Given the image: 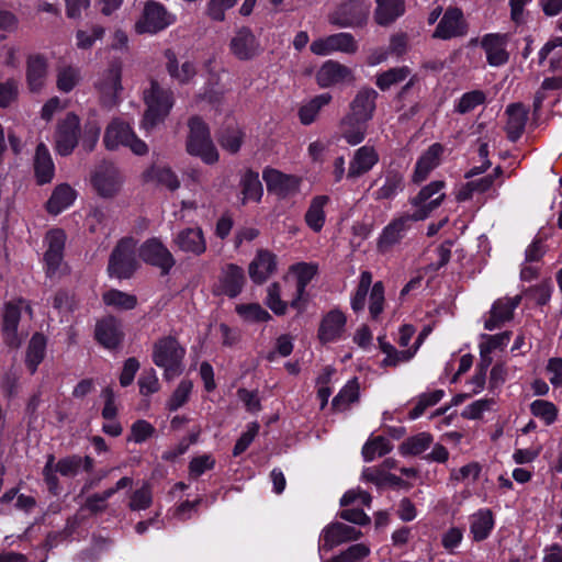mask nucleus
Segmentation results:
<instances>
[{
	"label": "nucleus",
	"instance_id": "59",
	"mask_svg": "<svg viewBox=\"0 0 562 562\" xmlns=\"http://www.w3.org/2000/svg\"><path fill=\"white\" fill-rule=\"evenodd\" d=\"M105 29L101 25H92L89 30H78L76 32V45L79 49H90L94 43L102 40Z\"/></svg>",
	"mask_w": 562,
	"mask_h": 562
},
{
	"label": "nucleus",
	"instance_id": "18",
	"mask_svg": "<svg viewBox=\"0 0 562 562\" xmlns=\"http://www.w3.org/2000/svg\"><path fill=\"white\" fill-rule=\"evenodd\" d=\"M360 537L361 531L355 527L342 522H331L321 533L319 550L328 552L341 543L358 540Z\"/></svg>",
	"mask_w": 562,
	"mask_h": 562
},
{
	"label": "nucleus",
	"instance_id": "20",
	"mask_svg": "<svg viewBox=\"0 0 562 562\" xmlns=\"http://www.w3.org/2000/svg\"><path fill=\"white\" fill-rule=\"evenodd\" d=\"M92 184L99 195L112 198L121 189L122 177L113 165L104 164L95 170L92 177Z\"/></svg>",
	"mask_w": 562,
	"mask_h": 562
},
{
	"label": "nucleus",
	"instance_id": "54",
	"mask_svg": "<svg viewBox=\"0 0 562 562\" xmlns=\"http://www.w3.org/2000/svg\"><path fill=\"white\" fill-rule=\"evenodd\" d=\"M153 504V486L149 482H144L138 488L133 491L128 501V508L133 512L148 509Z\"/></svg>",
	"mask_w": 562,
	"mask_h": 562
},
{
	"label": "nucleus",
	"instance_id": "55",
	"mask_svg": "<svg viewBox=\"0 0 562 562\" xmlns=\"http://www.w3.org/2000/svg\"><path fill=\"white\" fill-rule=\"evenodd\" d=\"M103 302L108 306L116 310H133L137 305V297L119 290H109L103 293Z\"/></svg>",
	"mask_w": 562,
	"mask_h": 562
},
{
	"label": "nucleus",
	"instance_id": "52",
	"mask_svg": "<svg viewBox=\"0 0 562 562\" xmlns=\"http://www.w3.org/2000/svg\"><path fill=\"white\" fill-rule=\"evenodd\" d=\"M432 442V436L428 432H419L407 438L400 446L403 456H417L426 451Z\"/></svg>",
	"mask_w": 562,
	"mask_h": 562
},
{
	"label": "nucleus",
	"instance_id": "2",
	"mask_svg": "<svg viewBox=\"0 0 562 562\" xmlns=\"http://www.w3.org/2000/svg\"><path fill=\"white\" fill-rule=\"evenodd\" d=\"M186 348L173 336H162L153 344L151 360L164 370V378L172 380L184 369Z\"/></svg>",
	"mask_w": 562,
	"mask_h": 562
},
{
	"label": "nucleus",
	"instance_id": "33",
	"mask_svg": "<svg viewBox=\"0 0 562 562\" xmlns=\"http://www.w3.org/2000/svg\"><path fill=\"white\" fill-rule=\"evenodd\" d=\"M368 131V122L347 114L339 123V133L349 145L356 146L362 143Z\"/></svg>",
	"mask_w": 562,
	"mask_h": 562
},
{
	"label": "nucleus",
	"instance_id": "23",
	"mask_svg": "<svg viewBox=\"0 0 562 562\" xmlns=\"http://www.w3.org/2000/svg\"><path fill=\"white\" fill-rule=\"evenodd\" d=\"M520 301V295L496 300L492 305L488 317L485 319L484 328L494 330L501 327L505 322L510 321Z\"/></svg>",
	"mask_w": 562,
	"mask_h": 562
},
{
	"label": "nucleus",
	"instance_id": "19",
	"mask_svg": "<svg viewBox=\"0 0 562 562\" xmlns=\"http://www.w3.org/2000/svg\"><path fill=\"white\" fill-rule=\"evenodd\" d=\"M95 88L104 102L114 103L116 101L123 90L122 65L120 61H113L109 65L95 82Z\"/></svg>",
	"mask_w": 562,
	"mask_h": 562
},
{
	"label": "nucleus",
	"instance_id": "58",
	"mask_svg": "<svg viewBox=\"0 0 562 562\" xmlns=\"http://www.w3.org/2000/svg\"><path fill=\"white\" fill-rule=\"evenodd\" d=\"M20 94L19 81L14 78L2 80L0 77V108L7 109L14 104Z\"/></svg>",
	"mask_w": 562,
	"mask_h": 562
},
{
	"label": "nucleus",
	"instance_id": "42",
	"mask_svg": "<svg viewBox=\"0 0 562 562\" xmlns=\"http://www.w3.org/2000/svg\"><path fill=\"white\" fill-rule=\"evenodd\" d=\"M405 12L404 0H376L374 21L382 26L393 23Z\"/></svg>",
	"mask_w": 562,
	"mask_h": 562
},
{
	"label": "nucleus",
	"instance_id": "62",
	"mask_svg": "<svg viewBox=\"0 0 562 562\" xmlns=\"http://www.w3.org/2000/svg\"><path fill=\"white\" fill-rule=\"evenodd\" d=\"M403 188V177L391 172L386 176L384 184L374 192L376 200L393 198Z\"/></svg>",
	"mask_w": 562,
	"mask_h": 562
},
{
	"label": "nucleus",
	"instance_id": "51",
	"mask_svg": "<svg viewBox=\"0 0 562 562\" xmlns=\"http://www.w3.org/2000/svg\"><path fill=\"white\" fill-rule=\"evenodd\" d=\"M243 140L244 132L237 125L227 126L217 138L220 146L231 154H236L240 149Z\"/></svg>",
	"mask_w": 562,
	"mask_h": 562
},
{
	"label": "nucleus",
	"instance_id": "40",
	"mask_svg": "<svg viewBox=\"0 0 562 562\" xmlns=\"http://www.w3.org/2000/svg\"><path fill=\"white\" fill-rule=\"evenodd\" d=\"M508 116L506 131L510 140H517L524 133L527 120L528 109L520 103L508 105L506 110Z\"/></svg>",
	"mask_w": 562,
	"mask_h": 562
},
{
	"label": "nucleus",
	"instance_id": "10",
	"mask_svg": "<svg viewBox=\"0 0 562 562\" xmlns=\"http://www.w3.org/2000/svg\"><path fill=\"white\" fill-rule=\"evenodd\" d=\"M310 49L317 56H326L339 52L355 54L358 50V42L351 33H336L312 42Z\"/></svg>",
	"mask_w": 562,
	"mask_h": 562
},
{
	"label": "nucleus",
	"instance_id": "49",
	"mask_svg": "<svg viewBox=\"0 0 562 562\" xmlns=\"http://www.w3.org/2000/svg\"><path fill=\"white\" fill-rule=\"evenodd\" d=\"M370 288H372V273L370 271H362L359 277L358 285L350 299V306L355 313L364 310Z\"/></svg>",
	"mask_w": 562,
	"mask_h": 562
},
{
	"label": "nucleus",
	"instance_id": "27",
	"mask_svg": "<svg viewBox=\"0 0 562 562\" xmlns=\"http://www.w3.org/2000/svg\"><path fill=\"white\" fill-rule=\"evenodd\" d=\"M379 161V154L374 147L364 145L355 150L349 162L347 178L357 179L368 173Z\"/></svg>",
	"mask_w": 562,
	"mask_h": 562
},
{
	"label": "nucleus",
	"instance_id": "38",
	"mask_svg": "<svg viewBox=\"0 0 562 562\" xmlns=\"http://www.w3.org/2000/svg\"><path fill=\"white\" fill-rule=\"evenodd\" d=\"M318 266L312 262H299L290 267V272L296 278V297L291 302L293 307H299V302L305 293V289L317 274Z\"/></svg>",
	"mask_w": 562,
	"mask_h": 562
},
{
	"label": "nucleus",
	"instance_id": "28",
	"mask_svg": "<svg viewBox=\"0 0 562 562\" xmlns=\"http://www.w3.org/2000/svg\"><path fill=\"white\" fill-rule=\"evenodd\" d=\"M378 92L372 88H361L349 104V113L353 117L369 122L375 111Z\"/></svg>",
	"mask_w": 562,
	"mask_h": 562
},
{
	"label": "nucleus",
	"instance_id": "35",
	"mask_svg": "<svg viewBox=\"0 0 562 562\" xmlns=\"http://www.w3.org/2000/svg\"><path fill=\"white\" fill-rule=\"evenodd\" d=\"M469 520L470 535L475 542L485 540L494 528L493 513L488 508L479 509L470 516Z\"/></svg>",
	"mask_w": 562,
	"mask_h": 562
},
{
	"label": "nucleus",
	"instance_id": "8",
	"mask_svg": "<svg viewBox=\"0 0 562 562\" xmlns=\"http://www.w3.org/2000/svg\"><path fill=\"white\" fill-rule=\"evenodd\" d=\"M469 25L461 9L449 7L440 18L432 37L448 41L457 37H463L468 34Z\"/></svg>",
	"mask_w": 562,
	"mask_h": 562
},
{
	"label": "nucleus",
	"instance_id": "32",
	"mask_svg": "<svg viewBox=\"0 0 562 562\" xmlns=\"http://www.w3.org/2000/svg\"><path fill=\"white\" fill-rule=\"evenodd\" d=\"M34 175L38 184L49 183L55 175V165L48 148L44 143H40L34 156Z\"/></svg>",
	"mask_w": 562,
	"mask_h": 562
},
{
	"label": "nucleus",
	"instance_id": "11",
	"mask_svg": "<svg viewBox=\"0 0 562 562\" xmlns=\"http://www.w3.org/2000/svg\"><path fill=\"white\" fill-rule=\"evenodd\" d=\"M445 182L441 180L432 181L424 187L411 202L416 207L415 221H423L437 209L443 201L446 194L442 191Z\"/></svg>",
	"mask_w": 562,
	"mask_h": 562
},
{
	"label": "nucleus",
	"instance_id": "30",
	"mask_svg": "<svg viewBox=\"0 0 562 562\" xmlns=\"http://www.w3.org/2000/svg\"><path fill=\"white\" fill-rule=\"evenodd\" d=\"M94 336L103 347L114 349L121 344L124 334L120 322L109 316L97 323Z\"/></svg>",
	"mask_w": 562,
	"mask_h": 562
},
{
	"label": "nucleus",
	"instance_id": "14",
	"mask_svg": "<svg viewBox=\"0 0 562 562\" xmlns=\"http://www.w3.org/2000/svg\"><path fill=\"white\" fill-rule=\"evenodd\" d=\"M346 327V314L338 308H333L323 315L317 329V338L324 345L336 342L345 337Z\"/></svg>",
	"mask_w": 562,
	"mask_h": 562
},
{
	"label": "nucleus",
	"instance_id": "34",
	"mask_svg": "<svg viewBox=\"0 0 562 562\" xmlns=\"http://www.w3.org/2000/svg\"><path fill=\"white\" fill-rule=\"evenodd\" d=\"M443 147L436 143L432 144L417 160L413 180L416 183L424 181L431 170H434L440 161Z\"/></svg>",
	"mask_w": 562,
	"mask_h": 562
},
{
	"label": "nucleus",
	"instance_id": "16",
	"mask_svg": "<svg viewBox=\"0 0 562 562\" xmlns=\"http://www.w3.org/2000/svg\"><path fill=\"white\" fill-rule=\"evenodd\" d=\"M369 3H359L352 0L342 5L337 12L329 15V22L339 27H361L367 23Z\"/></svg>",
	"mask_w": 562,
	"mask_h": 562
},
{
	"label": "nucleus",
	"instance_id": "57",
	"mask_svg": "<svg viewBox=\"0 0 562 562\" xmlns=\"http://www.w3.org/2000/svg\"><path fill=\"white\" fill-rule=\"evenodd\" d=\"M236 313L246 322L260 323L271 318L270 314L258 303L238 304Z\"/></svg>",
	"mask_w": 562,
	"mask_h": 562
},
{
	"label": "nucleus",
	"instance_id": "60",
	"mask_svg": "<svg viewBox=\"0 0 562 562\" xmlns=\"http://www.w3.org/2000/svg\"><path fill=\"white\" fill-rule=\"evenodd\" d=\"M531 414L544 422L546 425H551L558 417L557 406L544 400H536L530 404Z\"/></svg>",
	"mask_w": 562,
	"mask_h": 562
},
{
	"label": "nucleus",
	"instance_id": "25",
	"mask_svg": "<svg viewBox=\"0 0 562 562\" xmlns=\"http://www.w3.org/2000/svg\"><path fill=\"white\" fill-rule=\"evenodd\" d=\"M406 79H408V81L400 92V94L403 95L417 82L416 75H412V69L407 66L390 68L383 72L378 74L375 77V85L380 90L385 91L391 87L405 81Z\"/></svg>",
	"mask_w": 562,
	"mask_h": 562
},
{
	"label": "nucleus",
	"instance_id": "17",
	"mask_svg": "<svg viewBox=\"0 0 562 562\" xmlns=\"http://www.w3.org/2000/svg\"><path fill=\"white\" fill-rule=\"evenodd\" d=\"M317 85L321 88H329L342 83H352L355 74L352 69L337 60H326L315 75Z\"/></svg>",
	"mask_w": 562,
	"mask_h": 562
},
{
	"label": "nucleus",
	"instance_id": "45",
	"mask_svg": "<svg viewBox=\"0 0 562 562\" xmlns=\"http://www.w3.org/2000/svg\"><path fill=\"white\" fill-rule=\"evenodd\" d=\"M46 350V338L44 335L36 333L32 336L25 356V364L30 372H36L37 367L43 361Z\"/></svg>",
	"mask_w": 562,
	"mask_h": 562
},
{
	"label": "nucleus",
	"instance_id": "26",
	"mask_svg": "<svg viewBox=\"0 0 562 562\" xmlns=\"http://www.w3.org/2000/svg\"><path fill=\"white\" fill-rule=\"evenodd\" d=\"M276 270L277 256L267 249L258 250L248 267L250 279L258 284L266 282Z\"/></svg>",
	"mask_w": 562,
	"mask_h": 562
},
{
	"label": "nucleus",
	"instance_id": "36",
	"mask_svg": "<svg viewBox=\"0 0 562 562\" xmlns=\"http://www.w3.org/2000/svg\"><path fill=\"white\" fill-rule=\"evenodd\" d=\"M415 221V213L405 214L392 221L382 232L379 240L381 248H386L397 243Z\"/></svg>",
	"mask_w": 562,
	"mask_h": 562
},
{
	"label": "nucleus",
	"instance_id": "22",
	"mask_svg": "<svg viewBox=\"0 0 562 562\" xmlns=\"http://www.w3.org/2000/svg\"><path fill=\"white\" fill-rule=\"evenodd\" d=\"M173 245L182 252L199 257L206 251V239L201 227H187L173 237Z\"/></svg>",
	"mask_w": 562,
	"mask_h": 562
},
{
	"label": "nucleus",
	"instance_id": "64",
	"mask_svg": "<svg viewBox=\"0 0 562 562\" xmlns=\"http://www.w3.org/2000/svg\"><path fill=\"white\" fill-rule=\"evenodd\" d=\"M192 389L193 384L190 380H182L167 402L168 409L175 412L183 406L188 402Z\"/></svg>",
	"mask_w": 562,
	"mask_h": 562
},
{
	"label": "nucleus",
	"instance_id": "9",
	"mask_svg": "<svg viewBox=\"0 0 562 562\" xmlns=\"http://www.w3.org/2000/svg\"><path fill=\"white\" fill-rule=\"evenodd\" d=\"M79 133V117L72 112L67 113L57 124L55 150L61 156L70 155L78 145Z\"/></svg>",
	"mask_w": 562,
	"mask_h": 562
},
{
	"label": "nucleus",
	"instance_id": "41",
	"mask_svg": "<svg viewBox=\"0 0 562 562\" xmlns=\"http://www.w3.org/2000/svg\"><path fill=\"white\" fill-rule=\"evenodd\" d=\"M239 187L243 204H247L249 202L258 203L261 201L263 188L258 172L246 170L241 175Z\"/></svg>",
	"mask_w": 562,
	"mask_h": 562
},
{
	"label": "nucleus",
	"instance_id": "15",
	"mask_svg": "<svg viewBox=\"0 0 562 562\" xmlns=\"http://www.w3.org/2000/svg\"><path fill=\"white\" fill-rule=\"evenodd\" d=\"M245 282L244 269L235 263H227L222 267L213 292L216 295L236 297L243 291Z\"/></svg>",
	"mask_w": 562,
	"mask_h": 562
},
{
	"label": "nucleus",
	"instance_id": "53",
	"mask_svg": "<svg viewBox=\"0 0 562 562\" xmlns=\"http://www.w3.org/2000/svg\"><path fill=\"white\" fill-rule=\"evenodd\" d=\"M393 446L387 438L383 436H376L364 443L362 447V457L364 461L370 462L376 457L385 456L386 453L391 452Z\"/></svg>",
	"mask_w": 562,
	"mask_h": 562
},
{
	"label": "nucleus",
	"instance_id": "46",
	"mask_svg": "<svg viewBox=\"0 0 562 562\" xmlns=\"http://www.w3.org/2000/svg\"><path fill=\"white\" fill-rule=\"evenodd\" d=\"M378 341L381 351L385 355L381 362L382 367H396L400 363L409 361L415 356L411 348L402 351L396 350L393 345L385 341L383 336H380Z\"/></svg>",
	"mask_w": 562,
	"mask_h": 562
},
{
	"label": "nucleus",
	"instance_id": "56",
	"mask_svg": "<svg viewBox=\"0 0 562 562\" xmlns=\"http://www.w3.org/2000/svg\"><path fill=\"white\" fill-rule=\"evenodd\" d=\"M80 70L74 66H63L57 70V88L61 92H70L80 81Z\"/></svg>",
	"mask_w": 562,
	"mask_h": 562
},
{
	"label": "nucleus",
	"instance_id": "3",
	"mask_svg": "<svg viewBox=\"0 0 562 562\" xmlns=\"http://www.w3.org/2000/svg\"><path fill=\"white\" fill-rule=\"evenodd\" d=\"M177 22V15L159 1L147 0L135 21V33L156 35Z\"/></svg>",
	"mask_w": 562,
	"mask_h": 562
},
{
	"label": "nucleus",
	"instance_id": "29",
	"mask_svg": "<svg viewBox=\"0 0 562 562\" xmlns=\"http://www.w3.org/2000/svg\"><path fill=\"white\" fill-rule=\"evenodd\" d=\"M507 41V35L504 34H486L482 38L481 45L491 66L498 67L508 61Z\"/></svg>",
	"mask_w": 562,
	"mask_h": 562
},
{
	"label": "nucleus",
	"instance_id": "4",
	"mask_svg": "<svg viewBox=\"0 0 562 562\" xmlns=\"http://www.w3.org/2000/svg\"><path fill=\"white\" fill-rule=\"evenodd\" d=\"M188 127L187 151L207 165L216 164L220 155L213 144L207 125L200 117L194 116L189 120Z\"/></svg>",
	"mask_w": 562,
	"mask_h": 562
},
{
	"label": "nucleus",
	"instance_id": "1",
	"mask_svg": "<svg viewBox=\"0 0 562 562\" xmlns=\"http://www.w3.org/2000/svg\"><path fill=\"white\" fill-rule=\"evenodd\" d=\"M146 110L142 120V127L146 131L155 128L169 115L175 100L169 89L162 88L156 80H151L149 88L143 92Z\"/></svg>",
	"mask_w": 562,
	"mask_h": 562
},
{
	"label": "nucleus",
	"instance_id": "21",
	"mask_svg": "<svg viewBox=\"0 0 562 562\" xmlns=\"http://www.w3.org/2000/svg\"><path fill=\"white\" fill-rule=\"evenodd\" d=\"M142 259L153 266L159 267L164 273L175 266V259L169 249L157 238L144 243L139 250Z\"/></svg>",
	"mask_w": 562,
	"mask_h": 562
},
{
	"label": "nucleus",
	"instance_id": "47",
	"mask_svg": "<svg viewBox=\"0 0 562 562\" xmlns=\"http://www.w3.org/2000/svg\"><path fill=\"white\" fill-rule=\"evenodd\" d=\"M144 177L146 180L155 181L171 191L180 187L177 175L167 166H153L144 173Z\"/></svg>",
	"mask_w": 562,
	"mask_h": 562
},
{
	"label": "nucleus",
	"instance_id": "12",
	"mask_svg": "<svg viewBox=\"0 0 562 562\" xmlns=\"http://www.w3.org/2000/svg\"><path fill=\"white\" fill-rule=\"evenodd\" d=\"M269 193L277 195L279 199H288L295 195L301 186V178L283 173L273 168H267L262 172Z\"/></svg>",
	"mask_w": 562,
	"mask_h": 562
},
{
	"label": "nucleus",
	"instance_id": "7",
	"mask_svg": "<svg viewBox=\"0 0 562 562\" xmlns=\"http://www.w3.org/2000/svg\"><path fill=\"white\" fill-rule=\"evenodd\" d=\"M22 308L32 314L31 306L23 299L10 301L3 306L1 330L4 342L10 347H19L22 340L18 333Z\"/></svg>",
	"mask_w": 562,
	"mask_h": 562
},
{
	"label": "nucleus",
	"instance_id": "48",
	"mask_svg": "<svg viewBox=\"0 0 562 562\" xmlns=\"http://www.w3.org/2000/svg\"><path fill=\"white\" fill-rule=\"evenodd\" d=\"M331 101V95L329 93H322L313 98L310 102L302 105L299 110V117L302 124L310 125L313 123L321 109L327 105Z\"/></svg>",
	"mask_w": 562,
	"mask_h": 562
},
{
	"label": "nucleus",
	"instance_id": "24",
	"mask_svg": "<svg viewBox=\"0 0 562 562\" xmlns=\"http://www.w3.org/2000/svg\"><path fill=\"white\" fill-rule=\"evenodd\" d=\"M48 248L44 255L46 273L53 277L63 261L66 234L61 229H52L46 235Z\"/></svg>",
	"mask_w": 562,
	"mask_h": 562
},
{
	"label": "nucleus",
	"instance_id": "61",
	"mask_svg": "<svg viewBox=\"0 0 562 562\" xmlns=\"http://www.w3.org/2000/svg\"><path fill=\"white\" fill-rule=\"evenodd\" d=\"M443 394L442 390H436L419 395L415 407L408 413L409 419L422 416L428 407L436 405L443 397Z\"/></svg>",
	"mask_w": 562,
	"mask_h": 562
},
{
	"label": "nucleus",
	"instance_id": "6",
	"mask_svg": "<svg viewBox=\"0 0 562 562\" xmlns=\"http://www.w3.org/2000/svg\"><path fill=\"white\" fill-rule=\"evenodd\" d=\"M136 243L133 238L121 239L110 257L108 270L120 279L130 278L137 269L135 258Z\"/></svg>",
	"mask_w": 562,
	"mask_h": 562
},
{
	"label": "nucleus",
	"instance_id": "39",
	"mask_svg": "<svg viewBox=\"0 0 562 562\" xmlns=\"http://www.w3.org/2000/svg\"><path fill=\"white\" fill-rule=\"evenodd\" d=\"M76 198L77 192L69 184H58L46 202V210L49 214L57 215L72 205Z\"/></svg>",
	"mask_w": 562,
	"mask_h": 562
},
{
	"label": "nucleus",
	"instance_id": "63",
	"mask_svg": "<svg viewBox=\"0 0 562 562\" xmlns=\"http://www.w3.org/2000/svg\"><path fill=\"white\" fill-rule=\"evenodd\" d=\"M384 285L381 281L375 282L370 291L369 312L372 319H378L384 311Z\"/></svg>",
	"mask_w": 562,
	"mask_h": 562
},
{
	"label": "nucleus",
	"instance_id": "37",
	"mask_svg": "<svg viewBox=\"0 0 562 562\" xmlns=\"http://www.w3.org/2000/svg\"><path fill=\"white\" fill-rule=\"evenodd\" d=\"M165 56L167 58L166 69L169 76L179 83H188L196 75V67L194 63L186 60L179 65L177 56L171 49H167L165 52Z\"/></svg>",
	"mask_w": 562,
	"mask_h": 562
},
{
	"label": "nucleus",
	"instance_id": "44",
	"mask_svg": "<svg viewBox=\"0 0 562 562\" xmlns=\"http://www.w3.org/2000/svg\"><path fill=\"white\" fill-rule=\"evenodd\" d=\"M360 398V383L357 378L349 380L338 394L333 398L331 408L335 412H346L351 404Z\"/></svg>",
	"mask_w": 562,
	"mask_h": 562
},
{
	"label": "nucleus",
	"instance_id": "5",
	"mask_svg": "<svg viewBox=\"0 0 562 562\" xmlns=\"http://www.w3.org/2000/svg\"><path fill=\"white\" fill-rule=\"evenodd\" d=\"M108 149L114 150L120 146L128 147L135 155H145L148 151L146 143L139 139L130 124L115 119L106 127L103 138Z\"/></svg>",
	"mask_w": 562,
	"mask_h": 562
},
{
	"label": "nucleus",
	"instance_id": "13",
	"mask_svg": "<svg viewBox=\"0 0 562 562\" xmlns=\"http://www.w3.org/2000/svg\"><path fill=\"white\" fill-rule=\"evenodd\" d=\"M229 52L238 60L256 58L261 53V45L249 27L238 29L229 40Z\"/></svg>",
	"mask_w": 562,
	"mask_h": 562
},
{
	"label": "nucleus",
	"instance_id": "43",
	"mask_svg": "<svg viewBox=\"0 0 562 562\" xmlns=\"http://www.w3.org/2000/svg\"><path fill=\"white\" fill-rule=\"evenodd\" d=\"M329 198L327 195L314 196L305 213L306 225L315 233H318L324 227L326 215L325 206L328 204Z\"/></svg>",
	"mask_w": 562,
	"mask_h": 562
},
{
	"label": "nucleus",
	"instance_id": "50",
	"mask_svg": "<svg viewBox=\"0 0 562 562\" xmlns=\"http://www.w3.org/2000/svg\"><path fill=\"white\" fill-rule=\"evenodd\" d=\"M510 335V331H504L496 335L482 336L483 341L480 344V355L482 360L485 361V366H488L491 362L488 356L492 351L508 345Z\"/></svg>",
	"mask_w": 562,
	"mask_h": 562
},
{
	"label": "nucleus",
	"instance_id": "31",
	"mask_svg": "<svg viewBox=\"0 0 562 562\" xmlns=\"http://www.w3.org/2000/svg\"><path fill=\"white\" fill-rule=\"evenodd\" d=\"M48 63L42 55H31L26 61V83L31 92H40L47 79Z\"/></svg>",
	"mask_w": 562,
	"mask_h": 562
}]
</instances>
